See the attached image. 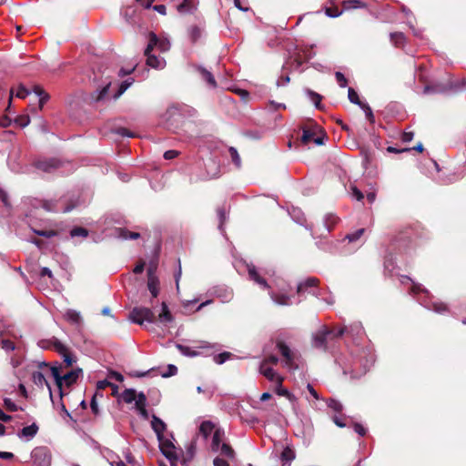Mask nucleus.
<instances>
[{
  "label": "nucleus",
  "instance_id": "f257e3e1",
  "mask_svg": "<svg viewBox=\"0 0 466 466\" xmlns=\"http://www.w3.org/2000/svg\"><path fill=\"white\" fill-rule=\"evenodd\" d=\"M401 284L405 285L410 283V293L413 295H420V293L423 295V298H418L419 302L427 308L428 309L433 310L437 313H443L447 310V307L442 302L433 301L432 298L430 296V293L427 289L421 288L420 284L414 283L409 277L401 276L400 277Z\"/></svg>",
  "mask_w": 466,
  "mask_h": 466
},
{
  "label": "nucleus",
  "instance_id": "f03ea898",
  "mask_svg": "<svg viewBox=\"0 0 466 466\" xmlns=\"http://www.w3.org/2000/svg\"><path fill=\"white\" fill-rule=\"evenodd\" d=\"M62 366H52L49 368V371L53 379L55 380V383L59 390L60 398L63 395L62 388L64 385L70 386L75 383L79 377L81 370H75L65 374H61Z\"/></svg>",
  "mask_w": 466,
  "mask_h": 466
},
{
  "label": "nucleus",
  "instance_id": "7ed1b4c3",
  "mask_svg": "<svg viewBox=\"0 0 466 466\" xmlns=\"http://www.w3.org/2000/svg\"><path fill=\"white\" fill-rule=\"evenodd\" d=\"M277 349L283 358V366L289 370H296L299 369L301 364L299 353L290 349L284 341L279 340L277 342Z\"/></svg>",
  "mask_w": 466,
  "mask_h": 466
},
{
  "label": "nucleus",
  "instance_id": "20e7f679",
  "mask_svg": "<svg viewBox=\"0 0 466 466\" xmlns=\"http://www.w3.org/2000/svg\"><path fill=\"white\" fill-rule=\"evenodd\" d=\"M348 329L346 327L339 328L337 331L329 329L327 326H321L312 335V346L316 349L326 350L327 340L329 337H341Z\"/></svg>",
  "mask_w": 466,
  "mask_h": 466
},
{
  "label": "nucleus",
  "instance_id": "39448f33",
  "mask_svg": "<svg viewBox=\"0 0 466 466\" xmlns=\"http://www.w3.org/2000/svg\"><path fill=\"white\" fill-rule=\"evenodd\" d=\"M225 433L221 429H217L212 436L211 441V451L213 452H218L221 456L228 459H234L235 451L231 446L225 442Z\"/></svg>",
  "mask_w": 466,
  "mask_h": 466
},
{
  "label": "nucleus",
  "instance_id": "423d86ee",
  "mask_svg": "<svg viewBox=\"0 0 466 466\" xmlns=\"http://www.w3.org/2000/svg\"><path fill=\"white\" fill-rule=\"evenodd\" d=\"M131 322L142 325L144 322L153 323L155 321V313L148 308H134L128 316Z\"/></svg>",
  "mask_w": 466,
  "mask_h": 466
},
{
  "label": "nucleus",
  "instance_id": "0eeeda50",
  "mask_svg": "<svg viewBox=\"0 0 466 466\" xmlns=\"http://www.w3.org/2000/svg\"><path fill=\"white\" fill-rule=\"evenodd\" d=\"M170 46V41L167 37H158L155 33H150L145 53L148 54V52H151L154 48L158 49L160 52H167L169 50Z\"/></svg>",
  "mask_w": 466,
  "mask_h": 466
},
{
  "label": "nucleus",
  "instance_id": "6e6552de",
  "mask_svg": "<svg viewBox=\"0 0 466 466\" xmlns=\"http://www.w3.org/2000/svg\"><path fill=\"white\" fill-rule=\"evenodd\" d=\"M159 448L162 454L173 464L178 460V453L173 442L167 439H160Z\"/></svg>",
  "mask_w": 466,
  "mask_h": 466
},
{
  "label": "nucleus",
  "instance_id": "1a4fd4ad",
  "mask_svg": "<svg viewBox=\"0 0 466 466\" xmlns=\"http://www.w3.org/2000/svg\"><path fill=\"white\" fill-rule=\"evenodd\" d=\"M31 457L35 464L50 466L51 453L46 447H37L33 450Z\"/></svg>",
  "mask_w": 466,
  "mask_h": 466
},
{
  "label": "nucleus",
  "instance_id": "9d476101",
  "mask_svg": "<svg viewBox=\"0 0 466 466\" xmlns=\"http://www.w3.org/2000/svg\"><path fill=\"white\" fill-rule=\"evenodd\" d=\"M35 166L41 171L50 173L60 167V161L55 158L39 160L35 163Z\"/></svg>",
  "mask_w": 466,
  "mask_h": 466
},
{
  "label": "nucleus",
  "instance_id": "9b49d317",
  "mask_svg": "<svg viewBox=\"0 0 466 466\" xmlns=\"http://www.w3.org/2000/svg\"><path fill=\"white\" fill-rule=\"evenodd\" d=\"M317 283L318 279L316 278H309L298 285L297 291L299 294H301L308 291V289H312V290H309V292L316 297H319L320 294L315 289Z\"/></svg>",
  "mask_w": 466,
  "mask_h": 466
},
{
  "label": "nucleus",
  "instance_id": "f8f14e48",
  "mask_svg": "<svg viewBox=\"0 0 466 466\" xmlns=\"http://www.w3.org/2000/svg\"><path fill=\"white\" fill-rule=\"evenodd\" d=\"M32 380H33L34 383L40 388L46 386V388L49 391L50 398H51V400L53 399V393H52L50 384L48 383V381L46 378V375L43 372H41V371L33 372Z\"/></svg>",
  "mask_w": 466,
  "mask_h": 466
},
{
  "label": "nucleus",
  "instance_id": "ddd939ff",
  "mask_svg": "<svg viewBox=\"0 0 466 466\" xmlns=\"http://www.w3.org/2000/svg\"><path fill=\"white\" fill-rule=\"evenodd\" d=\"M147 56V65L155 69H163L166 66V61L163 57L152 55L151 52L148 54L145 53Z\"/></svg>",
  "mask_w": 466,
  "mask_h": 466
},
{
  "label": "nucleus",
  "instance_id": "4468645a",
  "mask_svg": "<svg viewBox=\"0 0 466 466\" xmlns=\"http://www.w3.org/2000/svg\"><path fill=\"white\" fill-rule=\"evenodd\" d=\"M151 427L153 431L156 432L158 441L160 439H164L163 433L166 431L167 426L166 423L161 419H159L156 415H153L151 420Z\"/></svg>",
  "mask_w": 466,
  "mask_h": 466
},
{
  "label": "nucleus",
  "instance_id": "2eb2a0df",
  "mask_svg": "<svg viewBox=\"0 0 466 466\" xmlns=\"http://www.w3.org/2000/svg\"><path fill=\"white\" fill-rule=\"evenodd\" d=\"M248 273L250 279L258 284L262 289L268 288L267 281L263 278H261L260 275L257 272L255 266L248 265Z\"/></svg>",
  "mask_w": 466,
  "mask_h": 466
},
{
  "label": "nucleus",
  "instance_id": "dca6fc26",
  "mask_svg": "<svg viewBox=\"0 0 466 466\" xmlns=\"http://www.w3.org/2000/svg\"><path fill=\"white\" fill-rule=\"evenodd\" d=\"M147 398L143 392L138 393L137 400L136 401V409L139 414L147 419L148 417L147 410L146 409Z\"/></svg>",
  "mask_w": 466,
  "mask_h": 466
},
{
  "label": "nucleus",
  "instance_id": "f3484780",
  "mask_svg": "<svg viewBox=\"0 0 466 466\" xmlns=\"http://www.w3.org/2000/svg\"><path fill=\"white\" fill-rule=\"evenodd\" d=\"M147 289L152 297H157L159 293V280L157 276L147 277Z\"/></svg>",
  "mask_w": 466,
  "mask_h": 466
},
{
  "label": "nucleus",
  "instance_id": "a211bd4d",
  "mask_svg": "<svg viewBox=\"0 0 466 466\" xmlns=\"http://www.w3.org/2000/svg\"><path fill=\"white\" fill-rule=\"evenodd\" d=\"M198 70L199 71V73L201 74L203 79L208 83V85L212 87V88H215L217 87V82L215 80V77L214 76L211 74V72L208 71L206 68H204L203 66H198Z\"/></svg>",
  "mask_w": 466,
  "mask_h": 466
},
{
  "label": "nucleus",
  "instance_id": "6ab92c4d",
  "mask_svg": "<svg viewBox=\"0 0 466 466\" xmlns=\"http://www.w3.org/2000/svg\"><path fill=\"white\" fill-rule=\"evenodd\" d=\"M215 425L208 420L203 421L199 426V433L207 439L212 432L214 433Z\"/></svg>",
  "mask_w": 466,
  "mask_h": 466
},
{
  "label": "nucleus",
  "instance_id": "aec40b11",
  "mask_svg": "<svg viewBox=\"0 0 466 466\" xmlns=\"http://www.w3.org/2000/svg\"><path fill=\"white\" fill-rule=\"evenodd\" d=\"M138 394L134 389H127L121 394V399L124 402L130 404L137 401Z\"/></svg>",
  "mask_w": 466,
  "mask_h": 466
},
{
  "label": "nucleus",
  "instance_id": "412c9836",
  "mask_svg": "<svg viewBox=\"0 0 466 466\" xmlns=\"http://www.w3.org/2000/svg\"><path fill=\"white\" fill-rule=\"evenodd\" d=\"M37 431H38V427L36 426L35 423H33L29 426L24 427L22 429L20 436L25 437L29 440L35 436V434L37 433Z\"/></svg>",
  "mask_w": 466,
  "mask_h": 466
},
{
  "label": "nucleus",
  "instance_id": "4be33fe9",
  "mask_svg": "<svg viewBox=\"0 0 466 466\" xmlns=\"http://www.w3.org/2000/svg\"><path fill=\"white\" fill-rule=\"evenodd\" d=\"M161 323H169L173 320L172 315L165 302L162 303V312L158 315Z\"/></svg>",
  "mask_w": 466,
  "mask_h": 466
},
{
  "label": "nucleus",
  "instance_id": "5701e85b",
  "mask_svg": "<svg viewBox=\"0 0 466 466\" xmlns=\"http://www.w3.org/2000/svg\"><path fill=\"white\" fill-rule=\"evenodd\" d=\"M196 8L195 0H184L183 3L178 5L177 10L180 13H189Z\"/></svg>",
  "mask_w": 466,
  "mask_h": 466
},
{
  "label": "nucleus",
  "instance_id": "b1692460",
  "mask_svg": "<svg viewBox=\"0 0 466 466\" xmlns=\"http://www.w3.org/2000/svg\"><path fill=\"white\" fill-rule=\"evenodd\" d=\"M270 297L276 304L282 306L290 304V298L286 294L270 293Z\"/></svg>",
  "mask_w": 466,
  "mask_h": 466
},
{
  "label": "nucleus",
  "instance_id": "393cba45",
  "mask_svg": "<svg viewBox=\"0 0 466 466\" xmlns=\"http://www.w3.org/2000/svg\"><path fill=\"white\" fill-rule=\"evenodd\" d=\"M65 317L68 321L74 324H79L82 320L80 313L74 309H68L66 312Z\"/></svg>",
  "mask_w": 466,
  "mask_h": 466
},
{
  "label": "nucleus",
  "instance_id": "a878e982",
  "mask_svg": "<svg viewBox=\"0 0 466 466\" xmlns=\"http://www.w3.org/2000/svg\"><path fill=\"white\" fill-rule=\"evenodd\" d=\"M305 93L317 108L321 107V105H320L321 96L320 95H319L318 93H316L310 89H306Z\"/></svg>",
  "mask_w": 466,
  "mask_h": 466
},
{
  "label": "nucleus",
  "instance_id": "bb28decb",
  "mask_svg": "<svg viewBox=\"0 0 466 466\" xmlns=\"http://www.w3.org/2000/svg\"><path fill=\"white\" fill-rule=\"evenodd\" d=\"M279 390L277 391V395L283 396L288 399V400L292 404L295 405L297 402V398L294 394H292L288 389L284 388L283 386L281 389H279Z\"/></svg>",
  "mask_w": 466,
  "mask_h": 466
},
{
  "label": "nucleus",
  "instance_id": "cd10ccee",
  "mask_svg": "<svg viewBox=\"0 0 466 466\" xmlns=\"http://www.w3.org/2000/svg\"><path fill=\"white\" fill-rule=\"evenodd\" d=\"M177 349L180 351V353L187 357H196L198 355V352L187 346H184L181 344L176 345Z\"/></svg>",
  "mask_w": 466,
  "mask_h": 466
},
{
  "label": "nucleus",
  "instance_id": "c85d7f7f",
  "mask_svg": "<svg viewBox=\"0 0 466 466\" xmlns=\"http://www.w3.org/2000/svg\"><path fill=\"white\" fill-rule=\"evenodd\" d=\"M133 79H127L123 81L118 87V90L113 95L114 99H117L124 92L132 85Z\"/></svg>",
  "mask_w": 466,
  "mask_h": 466
},
{
  "label": "nucleus",
  "instance_id": "c756f323",
  "mask_svg": "<svg viewBox=\"0 0 466 466\" xmlns=\"http://www.w3.org/2000/svg\"><path fill=\"white\" fill-rule=\"evenodd\" d=\"M295 458L292 450L286 448L281 453V459L284 461L282 466H289V462Z\"/></svg>",
  "mask_w": 466,
  "mask_h": 466
},
{
  "label": "nucleus",
  "instance_id": "7c9ffc66",
  "mask_svg": "<svg viewBox=\"0 0 466 466\" xmlns=\"http://www.w3.org/2000/svg\"><path fill=\"white\" fill-rule=\"evenodd\" d=\"M117 232H118V237L123 239H128V238L129 239H137L140 236L139 233L128 232L127 230L123 229V228H118Z\"/></svg>",
  "mask_w": 466,
  "mask_h": 466
},
{
  "label": "nucleus",
  "instance_id": "2f4dec72",
  "mask_svg": "<svg viewBox=\"0 0 466 466\" xmlns=\"http://www.w3.org/2000/svg\"><path fill=\"white\" fill-rule=\"evenodd\" d=\"M48 343L52 344L54 350L61 355L67 352L66 347L61 341H59L57 339L54 338Z\"/></svg>",
  "mask_w": 466,
  "mask_h": 466
},
{
  "label": "nucleus",
  "instance_id": "473e14b6",
  "mask_svg": "<svg viewBox=\"0 0 466 466\" xmlns=\"http://www.w3.org/2000/svg\"><path fill=\"white\" fill-rule=\"evenodd\" d=\"M390 40L395 46H400L405 41V36L402 33H391Z\"/></svg>",
  "mask_w": 466,
  "mask_h": 466
},
{
  "label": "nucleus",
  "instance_id": "72a5a7b5",
  "mask_svg": "<svg viewBox=\"0 0 466 466\" xmlns=\"http://www.w3.org/2000/svg\"><path fill=\"white\" fill-rule=\"evenodd\" d=\"M158 266L157 258H152L147 265V277L157 276L156 272Z\"/></svg>",
  "mask_w": 466,
  "mask_h": 466
},
{
  "label": "nucleus",
  "instance_id": "f704fd0d",
  "mask_svg": "<svg viewBox=\"0 0 466 466\" xmlns=\"http://www.w3.org/2000/svg\"><path fill=\"white\" fill-rule=\"evenodd\" d=\"M343 5L345 9L350 8H363L365 7V4L360 2V0H347L343 2Z\"/></svg>",
  "mask_w": 466,
  "mask_h": 466
},
{
  "label": "nucleus",
  "instance_id": "c9c22d12",
  "mask_svg": "<svg viewBox=\"0 0 466 466\" xmlns=\"http://www.w3.org/2000/svg\"><path fill=\"white\" fill-rule=\"evenodd\" d=\"M349 100L355 105L361 106L363 103L360 100L358 93L351 87L348 89Z\"/></svg>",
  "mask_w": 466,
  "mask_h": 466
},
{
  "label": "nucleus",
  "instance_id": "e433bc0d",
  "mask_svg": "<svg viewBox=\"0 0 466 466\" xmlns=\"http://www.w3.org/2000/svg\"><path fill=\"white\" fill-rule=\"evenodd\" d=\"M337 221H338L337 217H335L332 214H328L324 219V224H325L327 231H330L332 227L337 223Z\"/></svg>",
  "mask_w": 466,
  "mask_h": 466
},
{
  "label": "nucleus",
  "instance_id": "4c0bfd02",
  "mask_svg": "<svg viewBox=\"0 0 466 466\" xmlns=\"http://www.w3.org/2000/svg\"><path fill=\"white\" fill-rule=\"evenodd\" d=\"M233 356L232 353L230 352H228V351H225V352H222L220 354H218L214 357V361L217 363V364H223L224 362H226L228 360H229L231 357Z\"/></svg>",
  "mask_w": 466,
  "mask_h": 466
},
{
  "label": "nucleus",
  "instance_id": "58836bf2",
  "mask_svg": "<svg viewBox=\"0 0 466 466\" xmlns=\"http://www.w3.org/2000/svg\"><path fill=\"white\" fill-rule=\"evenodd\" d=\"M110 86H111V84L108 83L101 90L96 91L95 96H93V98L96 101L103 100L106 97V96L110 88Z\"/></svg>",
  "mask_w": 466,
  "mask_h": 466
},
{
  "label": "nucleus",
  "instance_id": "ea45409f",
  "mask_svg": "<svg viewBox=\"0 0 466 466\" xmlns=\"http://www.w3.org/2000/svg\"><path fill=\"white\" fill-rule=\"evenodd\" d=\"M327 404L329 408H330L332 410L336 412L339 413L343 410V405L336 400L330 399L327 401Z\"/></svg>",
  "mask_w": 466,
  "mask_h": 466
},
{
  "label": "nucleus",
  "instance_id": "a19ab883",
  "mask_svg": "<svg viewBox=\"0 0 466 466\" xmlns=\"http://www.w3.org/2000/svg\"><path fill=\"white\" fill-rule=\"evenodd\" d=\"M218 297L220 298L222 302H228L233 298V292L231 289H225L218 293Z\"/></svg>",
  "mask_w": 466,
  "mask_h": 466
},
{
  "label": "nucleus",
  "instance_id": "79ce46f5",
  "mask_svg": "<svg viewBox=\"0 0 466 466\" xmlns=\"http://www.w3.org/2000/svg\"><path fill=\"white\" fill-rule=\"evenodd\" d=\"M71 237H82L86 238L88 235V231L81 227L75 228L70 232Z\"/></svg>",
  "mask_w": 466,
  "mask_h": 466
},
{
  "label": "nucleus",
  "instance_id": "37998d69",
  "mask_svg": "<svg viewBox=\"0 0 466 466\" xmlns=\"http://www.w3.org/2000/svg\"><path fill=\"white\" fill-rule=\"evenodd\" d=\"M188 33L192 42H196L201 35V30L198 26H192Z\"/></svg>",
  "mask_w": 466,
  "mask_h": 466
},
{
  "label": "nucleus",
  "instance_id": "c03bdc74",
  "mask_svg": "<svg viewBox=\"0 0 466 466\" xmlns=\"http://www.w3.org/2000/svg\"><path fill=\"white\" fill-rule=\"evenodd\" d=\"M30 94V91L25 88L23 85H19L15 90V96L19 98H25Z\"/></svg>",
  "mask_w": 466,
  "mask_h": 466
},
{
  "label": "nucleus",
  "instance_id": "a18cd8bd",
  "mask_svg": "<svg viewBox=\"0 0 466 466\" xmlns=\"http://www.w3.org/2000/svg\"><path fill=\"white\" fill-rule=\"evenodd\" d=\"M314 133L309 129H303L301 141L303 144H309L313 140Z\"/></svg>",
  "mask_w": 466,
  "mask_h": 466
},
{
  "label": "nucleus",
  "instance_id": "49530a36",
  "mask_svg": "<svg viewBox=\"0 0 466 466\" xmlns=\"http://www.w3.org/2000/svg\"><path fill=\"white\" fill-rule=\"evenodd\" d=\"M229 153H230V157H231L232 161L234 162V164H235L238 167H240V163H241V161H240V157H239V155H238V153L237 149H236V148H234V147H230V148H229Z\"/></svg>",
  "mask_w": 466,
  "mask_h": 466
},
{
  "label": "nucleus",
  "instance_id": "de8ad7c7",
  "mask_svg": "<svg viewBox=\"0 0 466 466\" xmlns=\"http://www.w3.org/2000/svg\"><path fill=\"white\" fill-rule=\"evenodd\" d=\"M363 233H364V229L360 228L351 234H349L347 236V238L349 239L350 242H353V241L358 240L363 235Z\"/></svg>",
  "mask_w": 466,
  "mask_h": 466
},
{
  "label": "nucleus",
  "instance_id": "09e8293b",
  "mask_svg": "<svg viewBox=\"0 0 466 466\" xmlns=\"http://www.w3.org/2000/svg\"><path fill=\"white\" fill-rule=\"evenodd\" d=\"M15 123L19 125L21 127H25L30 123V118L28 116H20L15 118Z\"/></svg>",
  "mask_w": 466,
  "mask_h": 466
},
{
  "label": "nucleus",
  "instance_id": "8fccbe9b",
  "mask_svg": "<svg viewBox=\"0 0 466 466\" xmlns=\"http://www.w3.org/2000/svg\"><path fill=\"white\" fill-rule=\"evenodd\" d=\"M1 347L5 351H12L15 349L14 342H12L9 339H2L1 340Z\"/></svg>",
  "mask_w": 466,
  "mask_h": 466
},
{
  "label": "nucleus",
  "instance_id": "3c124183",
  "mask_svg": "<svg viewBox=\"0 0 466 466\" xmlns=\"http://www.w3.org/2000/svg\"><path fill=\"white\" fill-rule=\"evenodd\" d=\"M335 77H336V80L340 87H345L347 86L348 81L342 73L336 72Z\"/></svg>",
  "mask_w": 466,
  "mask_h": 466
},
{
  "label": "nucleus",
  "instance_id": "603ef678",
  "mask_svg": "<svg viewBox=\"0 0 466 466\" xmlns=\"http://www.w3.org/2000/svg\"><path fill=\"white\" fill-rule=\"evenodd\" d=\"M4 403H5V408L9 411H16L18 410L17 405L9 398H5L4 400Z\"/></svg>",
  "mask_w": 466,
  "mask_h": 466
},
{
  "label": "nucleus",
  "instance_id": "864d4df0",
  "mask_svg": "<svg viewBox=\"0 0 466 466\" xmlns=\"http://www.w3.org/2000/svg\"><path fill=\"white\" fill-rule=\"evenodd\" d=\"M325 14L332 18L338 17L342 14V11H339L337 7L336 8H330L327 7L325 10Z\"/></svg>",
  "mask_w": 466,
  "mask_h": 466
},
{
  "label": "nucleus",
  "instance_id": "5fc2aeb1",
  "mask_svg": "<svg viewBox=\"0 0 466 466\" xmlns=\"http://www.w3.org/2000/svg\"><path fill=\"white\" fill-rule=\"evenodd\" d=\"M234 5L242 12H248L250 10L247 1L243 4L241 0H234Z\"/></svg>",
  "mask_w": 466,
  "mask_h": 466
},
{
  "label": "nucleus",
  "instance_id": "6e6d98bb",
  "mask_svg": "<svg viewBox=\"0 0 466 466\" xmlns=\"http://www.w3.org/2000/svg\"><path fill=\"white\" fill-rule=\"evenodd\" d=\"M218 218H219V230L220 231H223V224L224 222L226 221L227 219V214H226V211L223 209V208H219L218 209Z\"/></svg>",
  "mask_w": 466,
  "mask_h": 466
},
{
  "label": "nucleus",
  "instance_id": "4d7b16f0",
  "mask_svg": "<svg viewBox=\"0 0 466 466\" xmlns=\"http://www.w3.org/2000/svg\"><path fill=\"white\" fill-rule=\"evenodd\" d=\"M107 377L109 380H115L119 382H122L124 380V376L117 371H109Z\"/></svg>",
  "mask_w": 466,
  "mask_h": 466
},
{
  "label": "nucleus",
  "instance_id": "13d9d810",
  "mask_svg": "<svg viewBox=\"0 0 466 466\" xmlns=\"http://www.w3.org/2000/svg\"><path fill=\"white\" fill-rule=\"evenodd\" d=\"M177 372V368L173 364H169L167 366V372L163 373L162 376L167 378V377L176 375Z\"/></svg>",
  "mask_w": 466,
  "mask_h": 466
},
{
  "label": "nucleus",
  "instance_id": "bf43d9fd",
  "mask_svg": "<svg viewBox=\"0 0 466 466\" xmlns=\"http://www.w3.org/2000/svg\"><path fill=\"white\" fill-rule=\"evenodd\" d=\"M38 98H39L38 107H39V110H41L43 108L45 103H46L47 100L49 99V96L46 92L40 93V96H38Z\"/></svg>",
  "mask_w": 466,
  "mask_h": 466
},
{
  "label": "nucleus",
  "instance_id": "052dcab7",
  "mask_svg": "<svg viewBox=\"0 0 466 466\" xmlns=\"http://www.w3.org/2000/svg\"><path fill=\"white\" fill-rule=\"evenodd\" d=\"M360 107L364 110L366 116L372 122L373 121V114L371 108L369 105L363 103Z\"/></svg>",
  "mask_w": 466,
  "mask_h": 466
},
{
  "label": "nucleus",
  "instance_id": "680f3d73",
  "mask_svg": "<svg viewBox=\"0 0 466 466\" xmlns=\"http://www.w3.org/2000/svg\"><path fill=\"white\" fill-rule=\"evenodd\" d=\"M265 378L267 380H268L269 381L274 382L276 380H281L283 377L281 375H279L277 371L274 370L273 372H271L268 375L265 376Z\"/></svg>",
  "mask_w": 466,
  "mask_h": 466
},
{
  "label": "nucleus",
  "instance_id": "e2e57ef3",
  "mask_svg": "<svg viewBox=\"0 0 466 466\" xmlns=\"http://www.w3.org/2000/svg\"><path fill=\"white\" fill-rule=\"evenodd\" d=\"M351 194H352V197L359 201H360L364 198L362 192L360 189H358L356 187H351Z\"/></svg>",
  "mask_w": 466,
  "mask_h": 466
},
{
  "label": "nucleus",
  "instance_id": "0e129e2a",
  "mask_svg": "<svg viewBox=\"0 0 466 466\" xmlns=\"http://www.w3.org/2000/svg\"><path fill=\"white\" fill-rule=\"evenodd\" d=\"M110 385H112V382L107 380H103L96 382L97 390H104L106 387H110Z\"/></svg>",
  "mask_w": 466,
  "mask_h": 466
},
{
  "label": "nucleus",
  "instance_id": "69168bd1",
  "mask_svg": "<svg viewBox=\"0 0 466 466\" xmlns=\"http://www.w3.org/2000/svg\"><path fill=\"white\" fill-rule=\"evenodd\" d=\"M263 361H267L268 365H277L279 362V358L275 355H269L266 357Z\"/></svg>",
  "mask_w": 466,
  "mask_h": 466
},
{
  "label": "nucleus",
  "instance_id": "338daca9",
  "mask_svg": "<svg viewBox=\"0 0 466 466\" xmlns=\"http://www.w3.org/2000/svg\"><path fill=\"white\" fill-rule=\"evenodd\" d=\"M62 356L66 367L72 366V364L75 362L74 359L68 352L64 353Z\"/></svg>",
  "mask_w": 466,
  "mask_h": 466
},
{
  "label": "nucleus",
  "instance_id": "774afa93",
  "mask_svg": "<svg viewBox=\"0 0 466 466\" xmlns=\"http://www.w3.org/2000/svg\"><path fill=\"white\" fill-rule=\"evenodd\" d=\"M213 465L214 466H229L228 462L226 460L221 459L219 457H217L214 459Z\"/></svg>",
  "mask_w": 466,
  "mask_h": 466
}]
</instances>
